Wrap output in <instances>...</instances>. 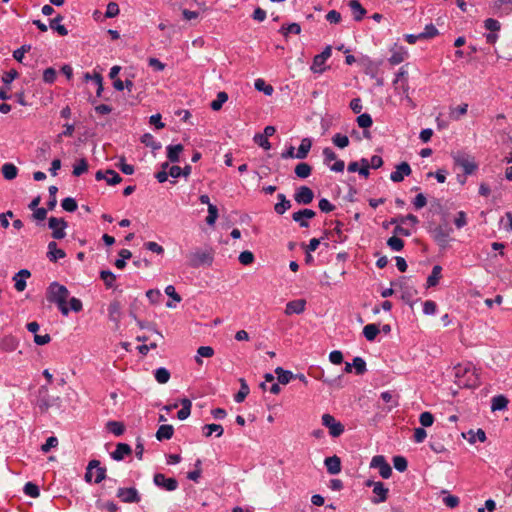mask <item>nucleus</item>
I'll list each match as a JSON object with an SVG mask.
<instances>
[{"label":"nucleus","mask_w":512,"mask_h":512,"mask_svg":"<svg viewBox=\"0 0 512 512\" xmlns=\"http://www.w3.org/2000/svg\"><path fill=\"white\" fill-rule=\"evenodd\" d=\"M68 297V289L58 282H52L47 288L46 298L48 302L55 303L64 316L69 314V308L67 306Z\"/></svg>","instance_id":"nucleus-1"},{"label":"nucleus","mask_w":512,"mask_h":512,"mask_svg":"<svg viewBox=\"0 0 512 512\" xmlns=\"http://www.w3.org/2000/svg\"><path fill=\"white\" fill-rule=\"evenodd\" d=\"M188 265L198 268L203 265L210 266L214 260V250L210 247L197 248L188 254Z\"/></svg>","instance_id":"nucleus-2"},{"label":"nucleus","mask_w":512,"mask_h":512,"mask_svg":"<svg viewBox=\"0 0 512 512\" xmlns=\"http://www.w3.org/2000/svg\"><path fill=\"white\" fill-rule=\"evenodd\" d=\"M453 160L457 166L463 169L466 175L473 174L478 168V165L475 162L474 157L463 152H458L455 155H453Z\"/></svg>","instance_id":"nucleus-3"},{"label":"nucleus","mask_w":512,"mask_h":512,"mask_svg":"<svg viewBox=\"0 0 512 512\" xmlns=\"http://www.w3.org/2000/svg\"><path fill=\"white\" fill-rule=\"evenodd\" d=\"M106 477V469L100 466V461L91 460L87 466L85 473V480L87 482H92L94 479L95 483H100Z\"/></svg>","instance_id":"nucleus-4"},{"label":"nucleus","mask_w":512,"mask_h":512,"mask_svg":"<svg viewBox=\"0 0 512 512\" xmlns=\"http://www.w3.org/2000/svg\"><path fill=\"white\" fill-rule=\"evenodd\" d=\"M453 229L447 224H439L430 229L434 241L440 246H446L450 241V235Z\"/></svg>","instance_id":"nucleus-5"},{"label":"nucleus","mask_w":512,"mask_h":512,"mask_svg":"<svg viewBox=\"0 0 512 512\" xmlns=\"http://www.w3.org/2000/svg\"><path fill=\"white\" fill-rule=\"evenodd\" d=\"M321 422L322 425L329 430V434L332 437H339L345 430L344 425L340 421H337L331 414H323L321 417Z\"/></svg>","instance_id":"nucleus-6"},{"label":"nucleus","mask_w":512,"mask_h":512,"mask_svg":"<svg viewBox=\"0 0 512 512\" xmlns=\"http://www.w3.org/2000/svg\"><path fill=\"white\" fill-rule=\"evenodd\" d=\"M331 54V46H326L320 54L315 55L310 67L311 71L315 74H322L326 70L325 63L331 57Z\"/></svg>","instance_id":"nucleus-7"},{"label":"nucleus","mask_w":512,"mask_h":512,"mask_svg":"<svg viewBox=\"0 0 512 512\" xmlns=\"http://www.w3.org/2000/svg\"><path fill=\"white\" fill-rule=\"evenodd\" d=\"M365 485L367 487H373L374 497L371 498V502L374 504H380L387 500L389 489L385 487L384 483L378 481L367 480Z\"/></svg>","instance_id":"nucleus-8"},{"label":"nucleus","mask_w":512,"mask_h":512,"mask_svg":"<svg viewBox=\"0 0 512 512\" xmlns=\"http://www.w3.org/2000/svg\"><path fill=\"white\" fill-rule=\"evenodd\" d=\"M68 223L64 218L50 217L48 220V227L52 230V238L61 240L66 236V228Z\"/></svg>","instance_id":"nucleus-9"},{"label":"nucleus","mask_w":512,"mask_h":512,"mask_svg":"<svg viewBox=\"0 0 512 512\" xmlns=\"http://www.w3.org/2000/svg\"><path fill=\"white\" fill-rule=\"evenodd\" d=\"M324 164L329 166L331 171L343 172L345 163L343 160H338L336 153L329 147L323 149Z\"/></svg>","instance_id":"nucleus-10"},{"label":"nucleus","mask_w":512,"mask_h":512,"mask_svg":"<svg viewBox=\"0 0 512 512\" xmlns=\"http://www.w3.org/2000/svg\"><path fill=\"white\" fill-rule=\"evenodd\" d=\"M371 468H377L382 478L388 479L392 474V468L382 455L374 456L370 463Z\"/></svg>","instance_id":"nucleus-11"},{"label":"nucleus","mask_w":512,"mask_h":512,"mask_svg":"<svg viewBox=\"0 0 512 512\" xmlns=\"http://www.w3.org/2000/svg\"><path fill=\"white\" fill-rule=\"evenodd\" d=\"M484 27L486 30L490 31V33L485 35L486 42L495 44L499 37L497 32L501 29L500 22L496 19L488 18L484 21Z\"/></svg>","instance_id":"nucleus-12"},{"label":"nucleus","mask_w":512,"mask_h":512,"mask_svg":"<svg viewBox=\"0 0 512 512\" xmlns=\"http://www.w3.org/2000/svg\"><path fill=\"white\" fill-rule=\"evenodd\" d=\"M154 484L166 491H174L178 488V482L175 478H167L162 473H156L153 477Z\"/></svg>","instance_id":"nucleus-13"},{"label":"nucleus","mask_w":512,"mask_h":512,"mask_svg":"<svg viewBox=\"0 0 512 512\" xmlns=\"http://www.w3.org/2000/svg\"><path fill=\"white\" fill-rule=\"evenodd\" d=\"M117 497L125 503H137L140 501V496L136 488H119L117 491Z\"/></svg>","instance_id":"nucleus-14"},{"label":"nucleus","mask_w":512,"mask_h":512,"mask_svg":"<svg viewBox=\"0 0 512 512\" xmlns=\"http://www.w3.org/2000/svg\"><path fill=\"white\" fill-rule=\"evenodd\" d=\"M390 51L391 56L389 57V62L392 65H398L408 58V51L404 46L394 44Z\"/></svg>","instance_id":"nucleus-15"},{"label":"nucleus","mask_w":512,"mask_h":512,"mask_svg":"<svg viewBox=\"0 0 512 512\" xmlns=\"http://www.w3.org/2000/svg\"><path fill=\"white\" fill-rule=\"evenodd\" d=\"M316 215L315 211L311 209H302L292 214V219L299 224L302 228L309 227L308 219L314 218Z\"/></svg>","instance_id":"nucleus-16"},{"label":"nucleus","mask_w":512,"mask_h":512,"mask_svg":"<svg viewBox=\"0 0 512 512\" xmlns=\"http://www.w3.org/2000/svg\"><path fill=\"white\" fill-rule=\"evenodd\" d=\"M412 173L411 167L407 162H402L398 164L390 174L391 181L398 183L404 180L406 176H409Z\"/></svg>","instance_id":"nucleus-17"},{"label":"nucleus","mask_w":512,"mask_h":512,"mask_svg":"<svg viewBox=\"0 0 512 512\" xmlns=\"http://www.w3.org/2000/svg\"><path fill=\"white\" fill-rule=\"evenodd\" d=\"M314 193L307 186H301L294 194V199L298 204L307 205L313 201Z\"/></svg>","instance_id":"nucleus-18"},{"label":"nucleus","mask_w":512,"mask_h":512,"mask_svg":"<svg viewBox=\"0 0 512 512\" xmlns=\"http://www.w3.org/2000/svg\"><path fill=\"white\" fill-rule=\"evenodd\" d=\"M132 454V448L126 443H118L116 449L111 453V458L115 461H122Z\"/></svg>","instance_id":"nucleus-19"},{"label":"nucleus","mask_w":512,"mask_h":512,"mask_svg":"<svg viewBox=\"0 0 512 512\" xmlns=\"http://www.w3.org/2000/svg\"><path fill=\"white\" fill-rule=\"evenodd\" d=\"M306 301L304 299H297L293 301H289L285 307V314H301L305 311Z\"/></svg>","instance_id":"nucleus-20"},{"label":"nucleus","mask_w":512,"mask_h":512,"mask_svg":"<svg viewBox=\"0 0 512 512\" xmlns=\"http://www.w3.org/2000/svg\"><path fill=\"white\" fill-rule=\"evenodd\" d=\"M47 258L51 262H56L59 259H63L66 256V253L63 249L58 248V245L55 241H51L47 246Z\"/></svg>","instance_id":"nucleus-21"},{"label":"nucleus","mask_w":512,"mask_h":512,"mask_svg":"<svg viewBox=\"0 0 512 512\" xmlns=\"http://www.w3.org/2000/svg\"><path fill=\"white\" fill-rule=\"evenodd\" d=\"M324 464L327 469V472L331 475H336L341 471V460L336 455L327 457L324 460Z\"/></svg>","instance_id":"nucleus-22"},{"label":"nucleus","mask_w":512,"mask_h":512,"mask_svg":"<svg viewBox=\"0 0 512 512\" xmlns=\"http://www.w3.org/2000/svg\"><path fill=\"white\" fill-rule=\"evenodd\" d=\"M31 276V273L27 269H22L15 274L13 280L15 281V289L22 292L26 288V280Z\"/></svg>","instance_id":"nucleus-23"},{"label":"nucleus","mask_w":512,"mask_h":512,"mask_svg":"<svg viewBox=\"0 0 512 512\" xmlns=\"http://www.w3.org/2000/svg\"><path fill=\"white\" fill-rule=\"evenodd\" d=\"M348 6L353 13V18L355 21H361L364 18L365 14H366V10L361 5L359 0H349Z\"/></svg>","instance_id":"nucleus-24"},{"label":"nucleus","mask_w":512,"mask_h":512,"mask_svg":"<svg viewBox=\"0 0 512 512\" xmlns=\"http://www.w3.org/2000/svg\"><path fill=\"white\" fill-rule=\"evenodd\" d=\"M181 405V409L177 413V418L179 420L187 419L191 414L192 402L188 398H182L179 400Z\"/></svg>","instance_id":"nucleus-25"},{"label":"nucleus","mask_w":512,"mask_h":512,"mask_svg":"<svg viewBox=\"0 0 512 512\" xmlns=\"http://www.w3.org/2000/svg\"><path fill=\"white\" fill-rule=\"evenodd\" d=\"M277 198H278L279 202L275 204L274 210L277 214L282 215L288 209L291 208V202L288 199H286V196L282 193H279L277 195Z\"/></svg>","instance_id":"nucleus-26"},{"label":"nucleus","mask_w":512,"mask_h":512,"mask_svg":"<svg viewBox=\"0 0 512 512\" xmlns=\"http://www.w3.org/2000/svg\"><path fill=\"white\" fill-rule=\"evenodd\" d=\"M183 145L182 144H176V145H169L167 146V158L169 161L176 163L179 161L180 154L183 151Z\"/></svg>","instance_id":"nucleus-27"},{"label":"nucleus","mask_w":512,"mask_h":512,"mask_svg":"<svg viewBox=\"0 0 512 512\" xmlns=\"http://www.w3.org/2000/svg\"><path fill=\"white\" fill-rule=\"evenodd\" d=\"M84 79L86 82L91 81L96 86V94L98 97H100L103 91L102 76L99 73H95L94 75H91L90 73H85Z\"/></svg>","instance_id":"nucleus-28"},{"label":"nucleus","mask_w":512,"mask_h":512,"mask_svg":"<svg viewBox=\"0 0 512 512\" xmlns=\"http://www.w3.org/2000/svg\"><path fill=\"white\" fill-rule=\"evenodd\" d=\"M442 267L439 265H435L432 268L431 274L427 278L426 287L431 288L436 286L439 283L441 278Z\"/></svg>","instance_id":"nucleus-29"},{"label":"nucleus","mask_w":512,"mask_h":512,"mask_svg":"<svg viewBox=\"0 0 512 512\" xmlns=\"http://www.w3.org/2000/svg\"><path fill=\"white\" fill-rule=\"evenodd\" d=\"M173 433H174V429H173V426L172 425H169V424H164V425H161L157 432H156V438L159 440V441H162V440H169L172 438L173 436Z\"/></svg>","instance_id":"nucleus-30"},{"label":"nucleus","mask_w":512,"mask_h":512,"mask_svg":"<svg viewBox=\"0 0 512 512\" xmlns=\"http://www.w3.org/2000/svg\"><path fill=\"white\" fill-rule=\"evenodd\" d=\"M312 147V141L310 138H303L299 147H298V150H297V153H296V158L298 159H305L310 151Z\"/></svg>","instance_id":"nucleus-31"},{"label":"nucleus","mask_w":512,"mask_h":512,"mask_svg":"<svg viewBox=\"0 0 512 512\" xmlns=\"http://www.w3.org/2000/svg\"><path fill=\"white\" fill-rule=\"evenodd\" d=\"M467 111H468V104L467 103H463L457 107H451L450 108V112H449V116L452 120L454 121H458L460 120L464 115L467 114Z\"/></svg>","instance_id":"nucleus-32"},{"label":"nucleus","mask_w":512,"mask_h":512,"mask_svg":"<svg viewBox=\"0 0 512 512\" xmlns=\"http://www.w3.org/2000/svg\"><path fill=\"white\" fill-rule=\"evenodd\" d=\"M508 399L503 395L494 396L491 400V410L501 411L507 408Z\"/></svg>","instance_id":"nucleus-33"},{"label":"nucleus","mask_w":512,"mask_h":512,"mask_svg":"<svg viewBox=\"0 0 512 512\" xmlns=\"http://www.w3.org/2000/svg\"><path fill=\"white\" fill-rule=\"evenodd\" d=\"M380 333L379 326L377 324H367L363 328V335L368 341H374L377 335Z\"/></svg>","instance_id":"nucleus-34"},{"label":"nucleus","mask_w":512,"mask_h":512,"mask_svg":"<svg viewBox=\"0 0 512 512\" xmlns=\"http://www.w3.org/2000/svg\"><path fill=\"white\" fill-rule=\"evenodd\" d=\"M62 20L63 17L61 15L56 16L50 21V28L56 31L60 36H66L68 34V30L60 23Z\"/></svg>","instance_id":"nucleus-35"},{"label":"nucleus","mask_w":512,"mask_h":512,"mask_svg":"<svg viewBox=\"0 0 512 512\" xmlns=\"http://www.w3.org/2000/svg\"><path fill=\"white\" fill-rule=\"evenodd\" d=\"M2 174L6 180H13L18 175V168L13 163H5L2 166Z\"/></svg>","instance_id":"nucleus-36"},{"label":"nucleus","mask_w":512,"mask_h":512,"mask_svg":"<svg viewBox=\"0 0 512 512\" xmlns=\"http://www.w3.org/2000/svg\"><path fill=\"white\" fill-rule=\"evenodd\" d=\"M249 392H250L249 386L247 385L246 381L243 378H241L240 379V389L234 395V401L236 403L243 402L245 400V398L247 397V395L249 394Z\"/></svg>","instance_id":"nucleus-37"},{"label":"nucleus","mask_w":512,"mask_h":512,"mask_svg":"<svg viewBox=\"0 0 512 512\" xmlns=\"http://www.w3.org/2000/svg\"><path fill=\"white\" fill-rule=\"evenodd\" d=\"M279 32L284 37H288L289 34L298 35L301 33V26L298 23L284 24L281 26Z\"/></svg>","instance_id":"nucleus-38"},{"label":"nucleus","mask_w":512,"mask_h":512,"mask_svg":"<svg viewBox=\"0 0 512 512\" xmlns=\"http://www.w3.org/2000/svg\"><path fill=\"white\" fill-rule=\"evenodd\" d=\"M203 432L206 437H210L213 433H216V437L223 435V427L220 424H206L203 427Z\"/></svg>","instance_id":"nucleus-39"},{"label":"nucleus","mask_w":512,"mask_h":512,"mask_svg":"<svg viewBox=\"0 0 512 512\" xmlns=\"http://www.w3.org/2000/svg\"><path fill=\"white\" fill-rule=\"evenodd\" d=\"M294 171L297 177L304 179L311 175L312 168L309 164L301 162L296 165Z\"/></svg>","instance_id":"nucleus-40"},{"label":"nucleus","mask_w":512,"mask_h":512,"mask_svg":"<svg viewBox=\"0 0 512 512\" xmlns=\"http://www.w3.org/2000/svg\"><path fill=\"white\" fill-rule=\"evenodd\" d=\"M275 373L277 374L278 381L281 384H288L294 377L291 371L284 370L281 367L275 369Z\"/></svg>","instance_id":"nucleus-41"},{"label":"nucleus","mask_w":512,"mask_h":512,"mask_svg":"<svg viewBox=\"0 0 512 512\" xmlns=\"http://www.w3.org/2000/svg\"><path fill=\"white\" fill-rule=\"evenodd\" d=\"M228 100V95L226 92L221 91L217 94L216 99H214L210 107L214 111H218L222 108L223 104Z\"/></svg>","instance_id":"nucleus-42"},{"label":"nucleus","mask_w":512,"mask_h":512,"mask_svg":"<svg viewBox=\"0 0 512 512\" xmlns=\"http://www.w3.org/2000/svg\"><path fill=\"white\" fill-rule=\"evenodd\" d=\"M214 355V349L210 346H200L197 349V356L195 358L198 364H202V357L209 358Z\"/></svg>","instance_id":"nucleus-43"},{"label":"nucleus","mask_w":512,"mask_h":512,"mask_svg":"<svg viewBox=\"0 0 512 512\" xmlns=\"http://www.w3.org/2000/svg\"><path fill=\"white\" fill-rule=\"evenodd\" d=\"M442 494H444L442 502L448 508H456L459 505V503H460L459 497H457L455 495L448 494V492L445 490L442 491Z\"/></svg>","instance_id":"nucleus-44"},{"label":"nucleus","mask_w":512,"mask_h":512,"mask_svg":"<svg viewBox=\"0 0 512 512\" xmlns=\"http://www.w3.org/2000/svg\"><path fill=\"white\" fill-rule=\"evenodd\" d=\"M154 377L158 383L165 384L170 379V372L166 368L160 367L154 371Z\"/></svg>","instance_id":"nucleus-45"},{"label":"nucleus","mask_w":512,"mask_h":512,"mask_svg":"<svg viewBox=\"0 0 512 512\" xmlns=\"http://www.w3.org/2000/svg\"><path fill=\"white\" fill-rule=\"evenodd\" d=\"M387 245L392 251L399 252L404 247V241L401 238L393 235L387 240Z\"/></svg>","instance_id":"nucleus-46"},{"label":"nucleus","mask_w":512,"mask_h":512,"mask_svg":"<svg viewBox=\"0 0 512 512\" xmlns=\"http://www.w3.org/2000/svg\"><path fill=\"white\" fill-rule=\"evenodd\" d=\"M254 86L256 90L263 92L267 96L272 95L274 91L271 85L266 84L265 81L260 78L255 80Z\"/></svg>","instance_id":"nucleus-47"},{"label":"nucleus","mask_w":512,"mask_h":512,"mask_svg":"<svg viewBox=\"0 0 512 512\" xmlns=\"http://www.w3.org/2000/svg\"><path fill=\"white\" fill-rule=\"evenodd\" d=\"M87 170H88V163H87L86 159L81 158L74 165L72 173L74 176L78 177V176H81L82 174H84L85 172H87Z\"/></svg>","instance_id":"nucleus-48"},{"label":"nucleus","mask_w":512,"mask_h":512,"mask_svg":"<svg viewBox=\"0 0 512 512\" xmlns=\"http://www.w3.org/2000/svg\"><path fill=\"white\" fill-rule=\"evenodd\" d=\"M108 430L116 436H120L124 433L125 427L121 422L110 421L107 423Z\"/></svg>","instance_id":"nucleus-49"},{"label":"nucleus","mask_w":512,"mask_h":512,"mask_svg":"<svg viewBox=\"0 0 512 512\" xmlns=\"http://www.w3.org/2000/svg\"><path fill=\"white\" fill-rule=\"evenodd\" d=\"M218 218V208L214 204H209L208 216L206 217V223L209 226H214Z\"/></svg>","instance_id":"nucleus-50"},{"label":"nucleus","mask_w":512,"mask_h":512,"mask_svg":"<svg viewBox=\"0 0 512 512\" xmlns=\"http://www.w3.org/2000/svg\"><path fill=\"white\" fill-rule=\"evenodd\" d=\"M332 142L338 148H345L349 145V138L346 135L337 133L332 137Z\"/></svg>","instance_id":"nucleus-51"},{"label":"nucleus","mask_w":512,"mask_h":512,"mask_svg":"<svg viewBox=\"0 0 512 512\" xmlns=\"http://www.w3.org/2000/svg\"><path fill=\"white\" fill-rule=\"evenodd\" d=\"M23 490L27 496L32 498H37L40 495L39 487L32 482H27Z\"/></svg>","instance_id":"nucleus-52"},{"label":"nucleus","mask_w":512,"mask_h":512,"mask_svg":"<svg viewBox=\"0 0 512 512\" xmlns=\"http://www.w3.org/2000/svg\"><path fill=\"white\" fill-rule=\"evenodd\" d=\"M100 277L104 281L105 286L107 288H112L114 286L116 277L111 271H109V270L101 271Z\"/></svg>","instance_id":"nucleus-53"},{"label":"nucleus","mask_w":512,"mask_h":512,"mask_svg":"<svg viewBox=\"0 0 512 512\" xmlns=\"http://www.w3.org/2000/svg\"><path fill=\"white\" fill-rule=\"evenodd\" d=\"M357 124L359 125V127L361 128H369L372 126L373 124V120H372V117L370 116V114L368 113H363V114H360L358 117H357Z\"/></svg>","instance_id":"nucleus-54"},{"label":"nucleus","mask_w":512,"mask_h":512,"mask_svg":"<svg viewBox=\"0 0 512 512\" xmlns=\"http://www.w3.org/2000/svg\"><path fill=\"white\" fill-rule=\"evenodd\" d=\"M106 182L108 185H116L122 181L121 176L114 170L108 169L106 170Z\"/></svg>","instance_id":"nucleus-55"},{"label":"nucleus","mask_w":512,"mask_h":512,"mask_svg":"<svg viewBox=\"0 0 512 512\" xmlns=\"http://www.w3.org/2000/svg\"><path fill=\"white\" fill-rule=\"evenodd\" d=\"M116 167L126 175H132L135 171L134 166L127 164L124 157H121L119 159L118 163L116 164Z\"/></svg>","instance_id":"nucleus-56"},{"label":"nucleus","mask_w":512,"mask_h":512,"mask_svg":"<svg viewBox=\"0 0 512 512\" xmlns=\"http://www.w3.org/2000/svg\"><path fill=\"white\" fill-rule=\"evenodd\" d=\"M492 13L498 16L507 15L510 13V7H504L502 4L499 3V0H496L492 6Z\"/></svg>","instance_id":"nucleus-57"},{"label":"nucleus","mask_w":512,"mask_h":512,"mask_svg":"<svg viewBox=\"0 0 512 512\" xmlns=\"http://www.w3.org/2000/svg\"><path fill=\"white\" fill-rule=\"evenodd\" d=\"M352 367L355 368L356 374L362 375L366 371V362L361 357H355L353 359Z\"/></svg>","instance_id":"nucleus-58"},{"label":"nucleus","mask_w":512,"mask_h":512,"mask_svg":"<svg viewBox=\"0 0 512 512\" xmlns=\"http://www.w3.org/2000/svg\"><path fill=\"white\" fill-rule=\"evenodd\" d=\"M61 206L67 212H74L77 209V202L74 198L67 197L62 200Z\"/></svg>","instance_id":"nucleus-59"},{"label":"nucleus","mask_w":512,"mask_h":512,"mask_svg":"<svg viewBox=\"0 0 512 512\" xmlns=\"http://www.w3.org/2000/svg\"><path fill=\"white\" fill-rule=\"evenodd\" d=\"M120 12L119 6L116 2H109L106 7L105 17L114 18Z\"/></svg>","instance_id":"nucleus-60"},{"label":"nucleus","mask_w":512,"mask_h":512,"mask_svg":"<svg viewBox=\"0 0 512 512\" xmlns=\"http://www.w3.org/2000/svg\"><path fill=\"white\" fill-rule=\"evenodd\" d=\"M399 224L405 225L407 223L411 224L412 226H416L419 222L417 216L413 214L408 215H400L398 216Z\"/></svg>","instance_id":"nucleus-61"},{"label":"nucleus","mask_w":512,"mask_h":512,"mask_svg":"<svg viewBox=\"0 0 512 512\" xmlns=\"http://www.w3.org/2000/svg\"><path fill=\"white\" fill-rule=\"evenodd\" d=\"M419 422L423 427H430L434 422V416L430 412H423L420 414Z\"/></svg>","instance_id":"nucleus-62"},{"label":"nucleus","mask_w":512,"mask_h":512,"mask_svg":"<svg viewBox=\"0 0 512 512\" xmlns=\"http://www.w3.org/2000/svg\"><path fill=\"white\" fill-rule=\"evenodd\" d=\"M393 465L396 470L403 472L407 469V460L403 456H395L393 458Z\"/></svg>","instance_id":"nucleus-63"},{"label":"nucleus","mask_w":512,"mask_h":512,"mask_svg":"<svg viewBox=\"0 0 512 512\" xmlns=\"http://www.w3.org/2000/svg\"><path fill=\"white\" fill-rule=\"evenodd\" d=\"M56 70L52 67H49L43 72V81L48 84H52L56 80Z\"/></svg>","instance_id":"nucleus-64"}]
</instances>
